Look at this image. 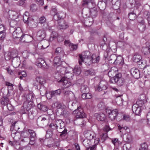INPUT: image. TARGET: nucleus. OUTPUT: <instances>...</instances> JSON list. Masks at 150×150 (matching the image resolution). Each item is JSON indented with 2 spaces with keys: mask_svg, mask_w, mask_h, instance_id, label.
<instances>
[{
  "mask_svg": "<svg viewBox=\"0 0 150 150\" xmlns=\"http://www.w3.org/2000/svg\"><path fill=\"white\" fill-rule=\"evenodd\" d=\"M6 36L5 32H0V40H2L4 39Z\"/></svg>",
  "mask_w": 150,
  "mask_h": 150,
  "instance_id": "052dcab7",
  "label": "nucleus"
},
{
  "mask_svg": "<svg viewBox=\"0 0 150 150\" xmlns=\"http://www.w3.org/2000/svg\"><path fill=\"white\" fill-rule=\"evenodd\" d=\"M85 136L90 140L94 139L96 135L94 132L90 131H86L84 133Z\"/></svg>",
  "mask_w": 150,
  "mask_h": 150,
  "instance_id": "ddd939ff",
  "label": "nucleus"
},
{
  "mask_svg": "<svg viewBox=\"0 0 150 150\" xmlns=\"http://www.w3.org/2000/svg\"><path fill=\"white\" fill-rule=\"evenodd\" d=\"M92 63H98L100 59L99 57H96L95 54H93L92 57H91Z\"/></svg>",
  "mask_w": 150,
  "mask_h": 150,
  "instance_id": "473e14b6",
  "label": "nucleus"
},
{
  "mask_svg": "<svg viewBox=\"0 0 150 150\" xmlns=\"http://www.w3.org/2000/svg\"><path fill=\"white\" fill-rule=\"evenodd\" d=\"M64 75H62L61 73V69L59 67L57 68V72L55 74V78L59 82H61L64 78Z\"/></svg>",
  "mask_w": 150,
  "mask_h": 150,
  "instance_id": "9b49d317",
  "label": "nucleus"
},
{
  "mask_svg": "<svg viewBox=\"0 0 150 150\" xmlns=\"http://www.w3.org/2000/svg\"><path fill=\"white\" fill-rule=\"evenodd\" d=\"M131 147V146L130 144L129 143H127L124 145L123 149L124 150H129Z\"/></svg>",
  "mask_w": 150,
  "mask_h": 150,
  "instance_id": "3c124183",
  "label": "nucleus"
},
{
  "mask_svg": "<svg viewBox=\"0 0 150 150\" xmlns=\"http://www.w3.org/2000/svg\"><path fill=\"white\" fill-rule=\"evenodd\" d=\"M35 98L33 94L30 93L28 94L26 97V100L24 102L21 109H24V110L22 112L23 113H25V111H28L32 108L33 102Z\"/></svg>",
  "mask_w": 150,
  "mask_h": 150,
  "instance_id": "f03ea898",
  "label": "nucleus"
},
{
  "mask_svg": "<svg viewBox=\"0 0 150 150\" xmlns=\"http://www.w3.org/2000/svg\"><path fill=\"white\" fill-rule=\"evenodd\" d=\"M64 14V13H61L59 15H58V14H57V13H56V14H54V17H57L58 18V19L57 20H58L59 19H62L63 18V17L62 16V15Z\"/></svg>",
  "mask_w": 150,
  "mask_h": 150,
  "instance_id": "e2e57ef3",
  "label": "nucleus"
},
{
  "mask_svg": "<svg viewBox=\"0 0 150 150\" xmlns=\"http://www.w3.org/2000/svg\"><path fill=\"white\" fill-rule=\"evenodd\" d=\"M144 74L146 75H150V65H148L144 68Z\"/></svg>",
  "mask_w": 150,
  "mask_h": 150,
  "instance_id": "72a5a7b5",
  "label": "nucleus"
},
{
  "mask_svg": "<svg viewBox=\"0 0 150 150\" xmlns=\"http://www.w3.org/2000/svg\"><path fill=\"white\" fill-rule=\"evenodd\" d=\"M45 62V61L42 58H39L38 59V62H37L36 64L39 67H42V65Z\"/></svg>",
  "mask_w": 150,
  "mask_h": 150,
  "instance_id": "58836bf2",
  "label": "nucleus"
},
{
  "mask_svg": "<svg viewBox=\"0 0 150 150\" xmlns=\"http://www.w3.org/2000/svg\"><path fill=\"white\" fill-rule=\"evenodd\" d=\"M142 58L140 55L138 53H136L133 57V61L136 62H141Z\"/></svg>",
  "mask_w": 150,
  "mask_h": 150,
  "instance_id": "a878e982",
  "label": "nucleus"
},
{
  "mask_svg": "<svg viewBox=\"0 0 150 150\" xmlns=\"http://www.w3.org/2000/svg\"><path fill=\"white\" fill-rule=\"evenodd\" d=\"M116 101L117 105H123V100L121 98H117Z\"/></svg>",
  "mask_w": 150,
  "mask_h": 150,
  "instance_id": "09e8293b",
  "label": "nucleus"
},
{
  "mask_svg": "<svg viewBox=\"0 0 150 150\" xmlns=\"http://www.w3.org/2000/svg\"><path fill=\"white\" fill-rule=\"evenodd\" d=\"M82 5L90 8H92L95 6L92 0H83Z\"/></svg>",
  "mask_w": 150,
  "mask_h": 150,
  "instance_id": "f8f14e48",
  "label": "nucleus"
},
{
  "mask_svg": "<svg viewBox=\"0 0 150 150\" xmlns=\"http://www.w3.org/2000/svg\"><path fill=\"white\" fill-rule=\"evenodd\" d=\"M141 107L136 103L134 104L132 107V109L133 112L136 115H139L141 110Z\"/></svg>",
  "mask_w": 150,
  "mask_h": 150,
  "instance_id": "4468645a",
  "label": "nucleus"
},
{
  "mask_svg": "<svg viewBox=\"0 0 150 150\" xmlns=\"http://www.w3.org/2000/svg\"><path fill=\"white\" fill-rule=\"evenodd\" d=\"M14 52L16 53V55L17 53V50H13L11 52H8L5 53L4 54V56L5 59L6 60H9L12 57L11 56V54L13 55V54Z\"/></svg>",
  "mask_w": 150,
  "mask_h": 150,
  "instance_id": "4be33fe9",
  "label": "nucleus"
},
{
  "mask_svg": "<svg viewBox=\"0 0 150 150\" xmlns=\"http://www.w3.org/2000/svg\"><path fill=\"white\" fill-rule=\"evenodd\" d=\"M1 103L3 105H8L9 99L8 98L3 97L1 99Z\"/></svg>",
  "mask_w": 150,
  "mask_h": 150,
  "instance_id": "f704fd0d",
  "label": "nucleus"
},
{
  "mask_svg": "<svg viewBox=\"0 0 150 150\" xmlns=\"http://www.w3.org/2000/svg\"><path fill=\"white\" fill-rule=\"evenodd\" d=\"M76 118H82L85 117V114L83 110L80 107H78L77 109L73 111Z\"/></svg>",
  "mask_w": 150,
  "mask_h": 150,
  "instance_id": "6e6552de",
  "label": "nucleus"
},
{
  "mask_svg": "<svg viewBox=\"0 0 150 150\" xmlns=\"http://www.w3.org/2000/svg\"><path fill=\"white\" fill-rule=\"evenodd\" d=\"M10 18L12 20H15L18 17V14L16 11H10L8 12Z\"/></svg>",
  "mask_w": 150,
  "mask_h": 150,
  "instance_id": "b1692460",
  "label": "nucleus"
},
{
  "mask_svg": "<svg viewBox=\"0 0 150 150\" xmlns=\"http://www.w3.org/2000/svg\"><path fill=\"white\" fill-rule=\"evenodd\" d=\"M29 14L28 12H25L23 16V21L25 23L26 22L28 23L29 22Z\"/></svg>",
  "mask_w": 150,
  "mask_h": 150,
  "instance_id": "7c9ffc66",
  "label": "nucleus"
},
{
  "mask_svg": "<svg viewBox=\"0 0 150 150\" xmlns=\"http://www.w3.org/2000/svg\"><path fill=\"white\" fill-rule=\"evenodd\" d=\"M93 19L92 18H90L86 19L85 22V24L88 26H91L93 23Z\"/></svg>",
  "mask_w": 150,
  "mask_h": 150,
  "instance_id": "ea45409f",
  "label": "nucleus"
},
{
  "mask_svg": "<svg viewBox=\"0 0 150 150\" xmlns=\"http://www.w3.org/2000/svg\"><path fill=\"white\" fill-rule=\"evenodd\" d=\"M83 144L86 147H88L91 144V141L88 139L86 138L83 141Z\"/></svg>",
  "mask_w": 150,
  "mask_h": 150,
  "instance_id": "e433bc0d",
  "label": "nucleus"
},
{
  "mask_svg": "<svg viewBox=\"0 0 150 150\" xmlns=\"http://www.w3.org/2000/svg\"><path fill=\"white\" fill-rule=\"evenodd\" d=\"M30 134V137H35L36 136V134L35 132L32 130L28 129L22 133L21 135L24 138L21 140L24 142H28L29 140V138L28 137L29 134Z\"/></svg>",
  "mask_w": 150,
  "mask_h": 150,
  "instance_id": "423d86ee",
  "label": "nucleus"
},
{
  "mask_svg": "<svg viewBox=\"0 0 150 150\" xmlns=\"http://www.w3.org/2000/svg\"><path fill=\"white\" fill-rule=\"evenodd\" d=\"M49 116H42L39 117L37 120V124L38 126L43 127L48 125Z\"/></svg>",
  "mask_w": 150,
  "mask_h": 150,
  "instance_id": "39448f33",
  "label": "nucleus"
},
{
  "mask_svg": "<svg viewBox=\"0 0 150 150\" xmlns=\"http://www.w3.org/2000/svg\"><path fill=\"white\" fill-rule=\"evenodd\" d=\"M6 30L3 24H0V32H5Z\"/></svg>",
  "mask_w": 150,
  "mask_h": 150,
  "instance_id": "774afa93",
  "label": "nucleus"
},
{
  "mask_svg": "<svg viewBox=\"0 0 150 150\" xmlns=\"http://www.w3.org/2000/svg\"><path fill=\"white\" fill-rule=\"evenodd\" d=\"M139 150H147V146L145 143L142 145V147L140 148Z\"/></svg>",
  "mask_w": 150,
  "mask_h": 150,
  "instance_id": "680f3d73",
  "label": "nucleus"
},
{
  "mask_svg": "<svg viewBox=\"0 0 150 150\" xmlns=\"http://www.w3.org/2000/svg\"><path fill=\"white\" fill-rule=\"evenodd\" d=\"M64 78H68V79L71 80L72 79L73 76H74V74L72 73H66L64 74Z\"/></svg>",
  "mask_w": 150,
  "mask_h": 150,
  "instance_id": "de8ad7c7",
  "label": "nucleus"
},
{
  "mask_svg": "<svg viewBox=\"0 0 150 150\" xmlns=\"http://www.w3.org/2000/svg\"><path fill=\"white\" fill-rule=\"evenodd\" d=\"M146 117L147 123L148 125H150V112L147 113Z\"/></svg>",
  "mask_w": 150,
  "mask_h": 150,
  "instance_id": "69168bd1",
  "label": "nucleus"
},
{
  "mask_svg": "<svg viewBox=\"0 0 150 150\" xmlns=\"http://www.w3.org/2000/svg\"><path fill=\"white\" fill-rule=\"evenodd\" d=\"M116 58V55L113 54L111 55L109 59V62L111 64H114L115 61V59Z\"/></svg>",
  "mask_w": 150,
  "mask_h": 150,
  "instance_id": "c9c22d12",
  "label": "nucleus"
},
{
  "mask_svg": "<svg viewBox=\"0 0 150 150\" xmlns=\"http://www.w3.org/2000/svg\"><path fill=\"white\" fill-rule=\"evenodd\" d=\"M115 62L114 64H120L121 65H123V58L120 56L118 57L116 56V58L115 59Z\"/></svg>",
  "mask_w": 150,
  "mask_h": 150,
  "instance_id": "bb28decb",
  "label": "nucleus"
},
{
  "mask_svg": "<svg viewBox=\"0 0 150 150\" xmlns=\"http://www.w3.org/2000/svg\"><path fill=\"white\" fill-rule=\"evenodd\" d=\"M145 45L146 46L142 47V51L144 54H150V43L147 42Z\"/></svg>",
  "mask_w": 150,
  "mask_h": 150,
  "instance_id": "2eb2a0df",
  "label": "nucleus"
},
{
  "mask_svg": "<svg viewBox=\"0 0 150 150\" xmlns=\"http://www.w3.org/2000/svg\"><path fill=\"white\" fill-rule=\"evenodd\" d=\"M59 67L61 69V73L62 75H64L66 73H72L73 71V69L70 67H67L66 68L62 67Z\"/></svg>",
  "mask_w": 150,
  "mask_h": 150,
  "instance_id": "a211bd4d",
  "label": "nucleus"
},
{
  "mask_svg": "<svg viewBox=\"0 0 150 150\" xmlns=\"http://www.w3.org/2000/svg\"><path fill=\"white\" fill-rule=\"evenodd\" d=\"M118 110L116 109L112 110L109 108L106 109V113L108 115L109 117L111 120L115 119L118 114Z\"/></svg>",
  "mask_w": 150,
  "mask_h": 150,
  "instance_id": "0eeeda50",
  "label": "nucleus"
},
{
  "mask_svg": "<svg viewBox=\"0 0 150 150\" xmlns=\"http://www.w3.org/2000/svg\"><path fill=\"white\" fill-rule=\"evenodd\" d=\"M37 80L41 85L45 83V80L42 77H39L37 78Z\"/></svg>",
  "mask_w": 150,
  "mask_h": 150,
  "instance_id": "5fc2aeb1",
  "label": "nucleus"
},
{
  "mask_svg": "<svg viewBox=\"0 0 150 150\" xmlns=\"http://www.w3.org/2000/svg\"><path fill=\"white\" fill-rule=\"evenodd\" d=\"M117 77V75H116L113 77H111V78L110 79V82L111 83H116V82Z\"/></svg>",
  "mask_w": 150,
  "mask_h": 150,
  "instance_id": "864d4df0",
  "label": "nucleus"
},
{
  "mask_svg": "<svg viewBox=\"0 0 150 150\" xmlns=\"http://www.w3.org/2000/svg\"><path fill=\"white\" fill-rule=\"evenodd\" d=\"M52 106L56 108L57 113L58 114L59 113L65 117L69 116V112L67 111L65 106L62 105L59 102H56Z\"/></svg>",
  "mask_w": 150,
  "mask_h": 150,
  "instance_id": "20e7f679",
  "label": "nucleus"
},
{
  "mask_svg": "<svg viewBox=\"0 0 150 150\" xmlns=\"http://www.w3.org/2000/svg\"><path fill=\"white\" fill-rule=\"evenodd\" d=\"M142 23L139 25V29L141 31H143L144 30L145 27V25L144 24V20L142 21Z\"/></svg>",
  "mask_w": 150,
  "mask_h": 150,
  "instance_id": "49530a36",
  "label": "nucleus"
},
{
  "mask_svg": "<svg viewBox=\"0 0 150 150\" xmlns=\"http://www.w3.org/2000/svg\"><path fill=\"white\" fill-rule=\"evenodd\" d=\"M15 30L13 33V36L14 38H20V39L22 40V38L25 35H23L22 30L20 27L15 28Z\"/></svg>",
  "mask_w": 150,
  "mask_h": 150,
  "instance_id": "1a4fd4ad",
  "label": "nucleus"
},
{
  "mask_svg": "<svg viewBox=\"0 0 150 150\" xmlns=\"http://www.w3.org/2000/svg\"><path fill=\"white\" fill-rule=\"evenodd\" d=\"M130 117L128 115H124L123 116V119L126 121H128L130 120Z\"/></svg>",
  "mask_w": 150,
  "mask_h": 150,
  "instance_id": "0e129e2a",
  "label": "nucleus"
},
{
  "mask_svg": "<svg viewBox=\"0 0 150 150\" xmlns=\"http://www.w3.org/2000/svg\"><path fill=\"white\" fill-rule=\"evenodd\" d=\"M94 116L98 121H102L105 120V115L103 113H96L94 114Z\"/></svg>",
  "mask_w": 150,
  "mask_h": 150,
  "instance_id": "412c9836",
  "label": "nucleus"
},
{
  "mask_svg": "<svg viewBox=\"0 0 150 150\" xmlns=\"http://www.w3.org/2000/svg\"><path fill=\"white\" fill-rule=\"evenodd\" d=\"M118 69L115 67H112L109 71L108 75L110 77H112L117 74Z\"/></svg>",
  "mask_w": 150,
  "mask_h": 150,
  "instance_id": "aec40b11",
  "label": "nucleus"
},
{
  "mask_svg": "<svg viewBox=\"0 0 150 150\" xmlns=\"http://www.w3.org/2000/svg\"><path fill=\"white\" fill-rule=\"evenodd\" d=\"M17 24V22L15 20H12L10 23V25L12 28L15 27L16 28V25Z\"/></svg>",
  "mask_w": 150,
  "mask_h": 150,
  "instance_id": "8fccbe9b",
  "label": "nucleus"
},
{
  "mask_svg": "<svg viewBox=\"0 0 150 150\" xmlns=\"http://www.w3.org/2000/svg\"><path fill=\"white\" fill-rule=\"evenodd\" d=\"M54 66H55L54 64H56V65L58 67H61L59 66L61 64V61L60 60V58L58 57H57L54 58Z\"/></svg>",
  "mask_w": 150,
  "mask_h": 150,
  "instance_id": "2f4dec72",
  "label": "nucleus"
},
{
  "mask_svg": "<svg viewBox=\"0 0 150 150\" xmlns=\"http://www.w3.org/2000/svg\"><path fill=\"white\" fill-rule=\"evenodd\" d=\"M118 129L120 130H121V132H123L125 130H126L127 132L129 131V128L125 126L123 127L120 126L119 125H118Z\"/></svg>",
  "mask_w": 150,
  "mask_h": 150,
  "instance_id": "37998d69",
  "label": "nucleus"
},
{
  "mask_svg": "<svg viewBox=\"0 0 150 150\" xmlns=\"http://www.w3.org/2000/svg\"><path fill=\"white\" fill-rule=\"evenodd\" d=\"M37 35L41 38H43L45 36L44 31L42 30H39L37 33Z\"/></svg>",
  "mask_w": 150,
  "mask_h": 150,
  "instance_id": "c03bdc74",
  "label": "nucleus"
},
{
  "mask_svg": "<svg viewBox=\"0 0 150 150\" xmlns=\"http://www.w3.org/2000/svg\"><path fill=\"white\" fill-rule=\"evenodd\" d=\"M61 82H63L62 85L64 88H68L71 85V80L68 78H63Z\"/></svg>",
  "mask_w": 150,
  "mask_h": 150,
  "instance_id": "f3484780",
  "label": "nucleus"
},
{
  "mask_svg": "<svg viewBox=\"0 0 150 150\" xmlns=\"http://www.w3.org/2000/svg\"><path fill=\"white\" fill-rule=\"evenodd\" d=\"M81 91L82 93H86L88 91V88L86 85H83L81 88Z\"/></svg>",
  "mask_w": 150,
  "mask_h": 150,
  "instance_id": "4c0bfd02",
  "label": "nucleus"
},
{
  "mask_svg": "<svg viewBox=\"0 0 150 150\" xmlns=\"http://www.w3.org/2000/svg\"><path fill=\"white\" fill-rule=\"evenodd\" d=\"M147 99L145 95H141L137 101L136 104L141 108L143 107V105L146 102Z\"/></svg>",
  "mask_w": 150,
  "mask_h": 150,
  "instance_id": "9d476101",
  "label": "nucleus"
},
{
  "mask_svg": "<svg viewBox=\"0 0 150 150\" xmlns=\"http://www.w3.org/2000/svg\"><path fill=\"white\" fill-rule=\"evenodd\" d=\"M69 47L70 49L71 50H76L77 48V45L76 44H74L71 43L69 44Z\"/></svg>",
  "mask_w": 150,
  "mask_h": 150,
  "instance_id": "4d7b16f0",
  "label": "nucleus"
},
{
  "mask_svg": "<svg viewBox=\"0 0 150 150\" xmlns=\"http://www.w3.org/2000/svg\"><path fill=\"white\" fill-rule=\"evenodd\" d=\"M30 140L29 144L31 145H33L35 143V138L34 137H30L29 139Z\"/></svg>",
  "mask_w": 150,
  "mask_h": 150,
  "instance_id": "338daca9",
  "label": "nucleus"
},
{
  "mask_svg": "<svg viewBox=\"0 0 150 150\" xmlns=\"http://www.w3.org/2000/svg\"><path fill=\"white\" fill-rule=\"evenodd\" d=\"M116 79V83L118 86H121L124 84V79L122 77V75L121 73L117 74Z\"/></svg>",
  "mask_w": 150,
  "mask_h": 150,
  "instance_id": "dca6fc26",
  "label": "nucleus"
},
{
  "mask_svg": "<svg viewBox=\"0 0 150 150\" xmlns=\"http://www.w3.org/2000/svg\"><path fill=\"white\" fill-rule=\"evenodd\" d=\"M63 52V50L62 48L58 47L57 48L55 51V53L56 54H60Z\"/></svg>",
  "mask_w": 150,
  "mask_h": 150,
  "instance_id": "603ef678",
  "label": "nucleus"
},
{
  "mask_svg": "<svg viewBox=\"0 0 150 150\" xmlns=\"http://www.w3.org/2000/svg\"><path fill=\"white\" fill-rule=\"evenodd\" d=\"M57 36V33L55 32H52L50 37V38L49 40L50 41H52L56 38Z\"/></svg>",
  "mask_w": 150,
  "mask_h": 150,
  "instance_id": "a18cd8bd",
  "label": "nucleus"
},
{
  "mask_svg": "<svg viewBox=\"0 0 150 150\" xmlns=\"http://www.w3.org/2000/svg\"><path fill=\"white\" fill-rule=\"evenodd\" d=\"M58 24L59 28L60 29H65L68 27L67 24L62 19L58 22Z\"/></svg>",
  "mask_w": 150,
  "mask_h": 150,
  "instance_id": "393cba45",
  "label": "nucleus"
},
{
  "mask_svg": "<svg viewBox=\"0 0 150 150\" xmlns=\"http://www.w3.org/2000/svg\"><path fill=\"white\" fill-rule=\"evenodd\" d=\"M51 92L53 97H56L60 95L61 91L60 89H58L55 91H52Z\"/></svg>",
  "mask_w": 150,
  "mask_h": 150,
  "instance_id": "c756f323",
  "label": "nucleus"
},
{
  "mask_svg": "<svg viewBox=\"0 0 150 150\" xmlns=\"http://www.w3.org/2000/svg\"><path fill=\"white\" fill-rule=\"evenodd\" d=\"M73 71L75 74L76 75H79L81 72V67L79 66H75L74 69H73Z\"/></svg>",
  "mask_w": 150,
  "mask_h": 150,
  "instance_id": "cd10ccee",
  "label": "nucleus"
},
{
  "mask_svg": "<svg viewBox=\"0 0 150 150\" xmlns=\"http://www.w3.org/2000/svg\"><path fill=\"white\" fill-rule=\"evenodd\" d=\"M46 21V19L45 17L43 16L40 17L39 18V23L41 24L43 23Z\"/></svg>",
  "mask_w": 150,
  "mask_h": 150,
  "instance_id": "bf43d9fd",
  "label": "nucleus"
},
{
  "mask_svg": "<svg viewBox=\"0 0 150 150\" xmlns=\"http://www.w3.org/2000/svg\"><path fill=\"white\" fill-rule=\"evenodd\" d=\"M99 84L100 86L103 89L105 90L107 88L108 85L107 82L105 81H100Z\"/></svg>",
  "mask_w": 150,
  "mask_h": 150,
  "instance_id": "c85d7f7f",
  "label": "nucleus"
},
{
  "mask_svg": "<svg viewBox=\"0 0 150 150\" xmlns=\"http://www.w3.org/2000/svg\"><path fill=\"white\" fill-rule=\"evenodd\" d=\"M128 16L129 19L131 20H134L136 17V15L134 13H129Z\"/></svg>",
  "mask_w": 150,
  "mask_h": 150,
  "instance_id": "6e6d98bb",
  "label": "nucleus"
},
{
  "mask_svg": "<svg viewBox=\"0 0 150 150\" xmlns=\"http://www.w3.org/2000/svg\"><path fill=\"white\" fill-rule=\"evenodd\" d=\"M64 94L65 96H68L69 98H71V97L74 96V93L71 91H65Z\"/></svg>",
  "mask_w": 150,
  "mask_h": 150,
  "instance_id": "a19ab883",
  "label": "nucleus"
},
{
  "mask_svg": "<svg viewBox=\"0 0 150 150\" xmlns=\"http://www.w3.org/2000/svg\"><path fill=\"white\" fill-rule=\"evenodd\" d=\"M131 73L133 77L135 79H138L140 77V72L137 69H132L131 70Z\"/></svg>",
  "mask_w": 150,
  "mask_h": 150,
  "instance_id": "6ab92c4d",
  "label": "nucleus"
},
{
  "mask_svg": "<svg viewBox=\"0 0 150 150\" xmlns=\"http://www.w3.org/2000/svg\"><path fill=\"white\" fill-rule=\"evenodd\" d=\"M64 125V122L62 120L57 119L55 120L54 123H51L49 127L53 129H57L58 132L61 133V135L65 134L67 132V130H65Z\"/></svg>",
  "mask_w": 150,
  "mask_h": 150,
  "instance_id": "f257e3e1",
  "label": "nucleus"
},
{
  "mask_svg": "<svg viewBox=\"0 0 150 150\" xmlns=\"http://www.w3.org/2000/svg\"><path fill=\"white\" fill-rule=\"evenodd\" d=\"M91 54L90 52L86 51L79 56V63L80 65L81 64V62H84L87 66H89L92 64L91 59Z\"/></svg>",
  "mask_w": 150,
  "mask_h": 150,
  "instance_id": "7ed1b4c3",
  "label": "nucleus"
},
{
  "mask_svg": "<svg viewBox=\"0 0 150 150\" xmlns=\"http://www.w3.org/2000/svg\"><path fill=\"white\" fill-rule=\"evenodd\" d=\"M12 64L13 67L16 68L20 65V59L18 57L14 58L12 60Z\"/></svg>",
  "mask_w": 150,
  "mask_h": 150,
  "instance_id": "5701e85b",
  "label": "nucleus"
},
{
  "mask_svg": "<svg viewBox=\"0 0 150 150\" xmlns=\"http://www.w3.org/2000/svg\"><path fill=\"white\" fill-rule=\"evenodd\" d=\"M37 8V6L35 4H32L30 6V10L33 11H35Z\"/></svg>",
  "mask_w": 150,
  "mask_h": 150,
  "instance_id": "13d9d810",
  "label": "nucleus"
},
{
  "mask_svg": "<svg viewBox=\"0 0 150 150\" xmlns=\"http://www.w3.org/2000/svg\"><path fill=\"white\" fill-rule=\"evenodd\" d=\"M125 137L126 138L127 142H130L132 141V136L130 133H129L127 134H125Z\"/></svg>",
  "mask_w": 150,
  "mask_h": 150,
  "instance_id": "79ce46f5",
  "label": "nucleus"
}]
</instances>
